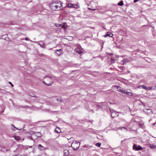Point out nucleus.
Segmentation results:
<instances>
[{"instance_id":"f03ea898","label":"nucleus","mask_w":156,"mask_h":156,"mask_svg":"<svg viewBox=\"0 0 156 156\" xmlns=\"http://www.w3.org/2000/svg\"><path fill=\"white\" fill-rule=\"evenodd\" d=\"M80 145V144L79 142L77 141L73 142L72 144L71 147L74 150H76L79 148Z\"/></svg>"},{"instance_id":"412c9836","label":"nucleus","mask_w":156,"mask_h":156,"mask_svg":"<svg viewBox=\"0 0 156 156\" xmlns=\"http://www.w3.org/2000/svg\"><path fill=\"white\" fill-rule=\"evenodd\" d=\"M14 138L17 140H19L20 139V137L19 136H14Z\"/></svg>"},{"instance_id":"9d476101","label":"nucleus","mask_w":156,"mask_h":156,"mask_svg":"<svg viewBox=\"0 0 156 156\" xmlns=\"http://www.w3.org/2000/svg\"><path fill=\"white\" fill-rule=\"evenodd\" d=\"M155 87H146V90H154L155 89Z\"/></svg>"},{"instance_id":"f8f14e48","label":"nucleus","mask_w":156,"mask_h":156,"mask_svg":"<svg viewBox=\"0 0 156 156\" xmlns=\"http://www.w3.org/2000/svg\"><path fill=\"white\" fill-rule=\"evenodd\" d=\"M55 26L56 27H61L62 28H63L65 29V28L64 26V25H62V24H55Z\"/></svg>"},{"instance_id":"4468645a","label":"nucleus","mask_w":156,"mask_h":156,"mask_svg":"<svg viewBox=\"0 0 156 156\" xmlns=\"http://www.w3.org/2000/svg\"><path fill=\"white\" fill-rule=\"evenodd\" d=\"M113 36L112 34L110 32H108L105 35H104V37H107V36H109L110 37H112Z\"/></svg>"},{"instance_id":"72a5a7b5","label":"nucleus","mask_w":156,"mask_h":156,"mask_svg":"<svg viewBox=\"0 0 156 156\" xmlns=\"http://www.w3.org/2000/svg\"><path fill=\"white\" fill-rule=\"evenodd\" d=\"M41 47H43V46H41Z\"/></svg>"},{"instance_id":"7c9ffc66","label":"nucleus","mask_w":156,"mask_h":156,"mask_svg":"<svg viewBox=\"0 0 156 156\" xmlns=\"http://www.w3.org/2000/svg\"><path fill=\"white\" fill-rule=\"evenodd\" d=\"M12 87H13V84H12Z\"/></svg>"},{"instance_id":"f257e3e1","label":"nucleus","mask_w":156,"mask_h":156,"mask_svg":"<svg viewBox=\"0 0 156 156\" xmlns=\"http://www.w3.org/2000/svg\"><path fill=\"white\" fill-rule=\"evenodd\" d=\"M62 4L63 3L59 0L55 1L50 3V7L52 10H58L62 9Z\"/></svg>"},{"instance_id":"ddd939ff","label":"nucleus","mask_w":156,"mask_h":156,"mask_svg":"<svg viewBox=\"0 0 156 156\" xmlns=\"http://www.w3.org/2000/svg\"><path fill=\"white\" fill-rule=\"evenodd\" d=\"M118 129H121L122 130H123L125 131H127V129L125 127H120L118 128Z\"/></svg>"},{"instance_id":"393cba45","label":"nucleus","mask_w":156,"mask_h":156,"mask_svg":"<svg viewBox=\"0 0 156 156\" xmlns=\"http://www.w3.org/2000/svg\"><path fill=\"white\" fill-rule=\"evenodd\" d=\"M147 110H149L150 111V112L151 113V114L153 113V111L151 109H147Z\"/></svg>"},{"instance_id":"9b49d317","label":"nucleus","mask_w":156,"mask_h":156,"mask_svg":"<svg viewBox=\"0 0 156 156\" xmlns=\"http://www.w3.org/2000/svg\"><path fill=\"white\" fill-rule=\"evenodd\" d=\"M146 85H139L137 87V88H143L146 90Z\"/></svg>"},{"instance_id":"6e6552de","label":"nucleus","mask_w":156,"mask_h":156,"mask_svg":"<svg viewBox=\"0 0 156 156\" xmlns=\"http://www.w3.org/2000/svg\"><path fill=\"white\" fill-rule=\"evenodd\" d=\"M55 53L58 55H59L62 53V50L61 49L56 50Z\"/></svg>"},{"instance_id":"a878e982","label":"nucleus","mask_w":156,"mask_h":156,"mask_svg":"<svg viewBox=\"0 0 156 156\" xmlns=\"http://www.w3.org/2000/svg\"><path fill=\"white\" fill-rule=\"evenodd\" d=\"M12 129H13V128H16V127H15V126H14V125H12Z\"/></svg>"},{"instance_id":"a211bd4d","label":"nucleus","mask_w":156,"mask_h":156,"mask_svg":"<svg viewBox=\"0 0 156 156\" xmlns=\"http://www.w3.org/2000/svg\"><path fill=\"white\" fill-rule=\"evenodd\" d=\"M73 8L78 9L79 8V6L77 4H73Z\"/></svg>"},{"instance_id":"2eb2a0df","label":"nucleus","mask_w":156,"mask_h":156,"mask_svg":"<svg viewBox=\"0 0 156 156\" xmlns=\"http://www.w3.org/2000/svg\"><path fill=\"white\" fill-rule=\"evenodd\" d=\"M38 148L41 150H44L45 149V148L41 146V144H39L38 145Z\"/></svg>"},{"instance_id":"1a4fd4ad","label":"nucleus","mask_w":156,"mask_h":156,"mask_svg":"<svg viewBox=\"0 0 156 156\" xmlns=\"http://www.w3.org/2000/svg\"><path fill=\"white\" fill-rule=\"evenodd\" d=\"M63 153L64 156H67L69 154V151L67 150H65L63 151Z\"/></svg>"},{"instance_id":"7ed1b4c3","label":"nucleus","mask_w":156,"mask_h":156,"mask_svg":"<svg viewBox=\"0 0 156 156\" xmlns=\"http://www.w3.org/2000/svg\"><path fill=\"white\" fill-rule=\"evenodd\" d=\"M45 79H46V80L49 81V83H46L45 82L43 81V83L48 86H50L52 84V77L49 76H45L44 77Z\"/></svg>"},{"instance_id":"4be33fe9","label":"nucleus","mask_w":156,"mask_h":156,"mask_svg":"<svg viewBox=\"0 0 156 156\" xmlns=\"http://www.w3.org/2000/svg\"><path fill=\"white\" fill-rule=\"evenodd\" d=\"M73 4H71L68 3L67 4V7L69 8H73Z\"/></svg>"},{"instance_id":"c756f323","label":"nucleus","mask_w":156,"mask_h":156,"mask_svg":"<svg viewBox=\"0 0 156 156\" xmlns=\"http://www.w3.org/2000/svg\"><path fill=\"white\" fill-rule=\"evenodd\" d=\"M31 132V134H32L33 133H34V132Z\"/></svg>"},{"instance_id":"423d86ee","label":"nucleus","mask_w":156,"mask_h":156,"mask_svg":"<svg viewBox=\"0 0 156 156\" xmlns=\"http://www.w3.org/2000/svg\"><path fill=\"white\" fill-rule=\"evenodd\" d=\"M80 48H81V46H80V47L76 48L75 50V51L79 54H80L82 53L83 51L80 49Z\"/></svg>"},{"instance_id":"39448f33","label":"nucleus","mask_w":156,"mask_h":156,"mask_svg":"<svg viewBox=\"0 0 156 156\" xmlns=\"http://www.w3.org/2000/svg\"><path fill=\"white\" fill-rule=\"evenodd\" d=\"M118 115V112L113 111L111 112V116L112 118H114Z\"/></svg>"},{"instance_id":"f3484780","label":"nucleus","mask_w":156,"mask_h":156,"mask_svg":"<svg viewBox=\"0 0 156 156\" xmlns=\"http://www.w3.org/2000/svg\"><path fill=\"white\" fill-rule=\"evenodd\" d=\"M124 94H126L129 96H132L133 95L132 94L131 92H129L126 91H125V92H124Z\"/></svg>"},{"instance_id":"0eeeda50","label":"nucleus","mask_w":156,"mask_h":156,"mask_svg":"<svg viewBox=\"0 0 156 156\" xmlns=\"http://www.w3.org/2000/svg\"><path fill=\"white\" fill-rule=\"evenodd\" d=\"M117 89L118 91L122 93V94H124V92H125V90H123L122 88L119 86H117Z\"/></svg>"},{"instance_id":"c85d7f7f","label":"nucleus","mask_w":156,"mask_h":156,"mask_svg":"<svg viewBox=\"0 0 156 156\" xmlns=\"http://www.w3.org/2000/svg\"><path fill=\"white\" fill-rule=\"evenodd\" d=\"M89 9H90L91 10H95V9H91L90 8H89Z\"/></svg>"},{"instance_id":"5701e85b","label":"nucleus","mask_w":156,"mask_h":156,"mask_svg":"<svg viewBox=\"0 0 156 156\" xmlns=\"http://www.w3.org/2000/svg\"><path fill=\"white\" fill-rule=\"evenodd\" d=\"M35 134H37V135L38 136H37V137H40L41 136V134L39 132H36Z\"/></svg>"},{"instance_id":"aec40b11","label":"nucleus","mask_w":156,"mask_h":156,"mask_svg":"<svg viewBox=\"0 0 156 156\" xmlns=\"http://www.w3.org/2000/svg\"><path fill=\"white\" fill-rule=\"evenodd\" d=\"M101 143L99 142L96 143L95 144V146L98 147H100L101 145Z\"/></svg>"},{"instance_id":"473e14b6","label":"nucleus","mask_w":156,"mask_h":156,"mask_svg":"<svg viewBox=\"0 0 156 156\" xmlns=\"http://www.w3.org/2000/svg\"><path fill=\"white\" fill-rule=\"evenodd\" d=\"M124 60H125V59L123 60V61H124Z\"/></svg>"},{"instance_id":"dca6fc26","label":"nucleus","mask_w":156,"mask_h":156,"mask_svg":"<svg viewBox=\"0 0 156 156\" xmlns=\"http://www.w3.org/2000/svg\"><path fill=\"white\" fill-rule=\"evenodd\" d=\"M55 131L56 132L59 133L61 132V130L59 128L57 127L56 128Z\"/></svg>"},{"instance_id":"cd10ccee","label":"nucleus","mask_w":156,"mask_h":156,"mask_svg":"<svg viewBox=\"0 0 156 156\" xmlns=\"http://www.w3.org/2000/svg\"><path fill=\"white\" fill-rule=\"evenodd\" d=\"M25 40H27H27H29V39H28V38H27V37H26V38H25Z\"/></svg>"},{"instance_id":"b1692460","label":"nucleus","mask_w":156,"mask_h":156,"mask_svg":"<svg viewBox=\"0 0 156 156\" xmlns=\"http://www.w3.org/2000/svg\"><path fill=\"white\" fill-rule=\"evenodd\" d=\"M151 147L153 149H154L155 148V147L153 145H151Z\"/></svg>"},{"instance_id":"20e7f679","label":"nucleus","mask_w":156,"mask_h":156,"mask_svg":"<svg viewBox=\"0 0 156 156\" xmlns=\"http://www.w3.org/2000/svg\"><path fill=\"white\" fill-rule=\"evenodd\" d=\"M133 149L135 151H139L143 149V148L139 145L134 144L133 147Z\"/></svg>"},{"instance_id":"bb28decb","label":"nucleus","mask_w":156,"mask_h":156,"mask_svg":"<svg viewBox=\"0 0 156 156\" xmlns=\"http://www.w3.org/2000/svg\"><path fill=\"white\" fill-rule=\"evenodd\" d=\"M87 146H88L87 145H84V146L83 147H87Z\"/></svg>"},{"instance_id":"2f4dec72","label":"nucleus","mask_w":156,"mask_h":156,"mask_svg":"<svg viewBox=\"0 0 156 156\" xmlns=\"http://www.w3.org/2000/svg\"><path fill=\"white\" fill-rule=\"evenodd\" d=\"M9 83H10V84H11V82H9Z\"/></svg>"},{"instance_id":"6ab92c4d","label":"nucleus","mask_w":156,"mask_h":156,"mask_svg":"<svg viewBox=\"0 0 156 156\" xmlns=\"http://www.w3.org/2000/svg\"><path fill=\"white\" fill-rule=\"evenodd\" d=\"M123 5L122 1H121L118 3V5L119 6H122Z\"/></svg>"}]
</instances>
